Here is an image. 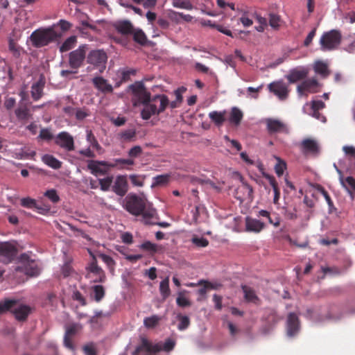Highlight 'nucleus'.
<instances>
[{
  "label": "nucleus",
  "instance_id": "nucleus-1",
  "mask_svg": "<svg viewBox=\"0 0 355 355\" xmlns=\"http://www.w3.org/2000/svg\"><path fill=\"white\" fill-rule=\"evenodd\" d=\"M123 208L130 214L141 216V221L144 224L155 223L157 218L156 209L151 204H147L144 198L134 193H129L123 200Z\"/></svg>",
  "mask_w": 355,
  "mask_h": 355
},
{
  "label": "nucleus",
  "instance_id": "nucleus-2",
  "mask_svg": "<svg viewBox=\"0 0 355 355\" xmlns=\"http://www.w3.org/2000/svg\"><path fill=\"white\" fill-rule=\"evenodd\" d=\"M62 36V32H59L55 29V25H52L48 28H39L33 31L30 40L33 46L40 48L45 46L56 41Z\"/></svg>",
  "mask_w": 355,
  "mask_h": 355
},
{
  "label": "nucleus",
  "instance_id": "nucleus-3",
  "mask_svg": "<svg viewBox=\"0 0 355 355\" xmlns=\"http://www.w3.org/2000/svg\"><path fill=\"white\" fill-rule=\"evenodd\" d=\"M142 105L141 116L144 120H148L152 116L158 115L165 110L168 105V98L166 95L158 94Z\"/></svg>",
  "mask_w": 355,
  "mask_h": 355
},
{
  "label": "nucleus",
  "instance_id": "nucleus-4",
  "mask_svg": "<svg viewBox=\"0 0 355 355\" xmlns=\"http://www.w3.org/2000/svg\"><path fill=\"white\" fill-rule=\"evenodd\" d=\"M175 343L171 339H167L162 343H152L148 339L142 338L141 343L137 347L135 350L132 352V355H139L141 352H145L146 355H153L162 350L165 352L171 351L175 347Z\"/></svg>",
  "mask_w": 355,
  "mask_h": 355
},
{
  "label": "nucleus",
  "instance_id": "nucleus-5",
  "mask_svg": "<svg viewBox=\"0 0 355 355\" xmlns=\"http://www.w3.org/2000/svg\"><path fill=\"white\" fill-rule=\"evenodd\" d=\"M341 38L340 31L335 29L324 33L320 39L321 50L326 51L336 49L340 44Z\"/></svg>",
  "mask_w": 355,
  "mask_h": 355
},
{
  "label": "nucleus",
  "instance_id": "nucleus-6",
  "mask_svg": "<svg viewBox=\"0 0 355 355\" xmlns=\"http://www.w3.org/2000/svg\"><path fill=\"white\" fill-rule=\"evenodd\" d=\"M19 262L21 266L16 268V271L23 272L31 277H35L40 274V269L37 263L31 259L27 254L24 253L20 255Z\"/></svg>",
  "mask_w": 355,
  "mask_h": 355
},
{
  "label": "nucleus",
  "instance_id": "nucleus-7",
  "mask_svg": "<svg viewBox=\"0 0 355 355\" xmlns=\"http://www.w3.org/2000/svg\"><path fill=\"white\" fill-rule=\"evenodd\" d=\"M107 56L103 50L91 51L87 58L89 64L98 69L100 72H103L106 67Z\"/></svg>",
  "mask_w": 355,
  "mask_h": 355
},
{
  "label": "nucleus",
  "instance_id": "nucleus-8",
  "mask_svg": "<svg viewBox=\"0 0 355 355\" xmlns=\"http://www.w3.org/2000/svg\"><path fill=\"white\" fill-rule=\"evenodd\" d=\"M17 252L14 243L10 241L0 242V262L8 264L12 262Z\"/></svg>",
  "mask_w": 355,
  "mask_h": 355
},
{
  "label": "nucleus",
  "instance_id": "nucleus-9",
  "mask_svg": "<svg viewBox=\"0 0 355 355\" xmlns=\"http://www.w3.org/2000/svg\"><path fill=\"white\" fill-rule=\"evenodd\" d=\"M302 153L306 156L318 157L320 153V146L313 139H305L300 144Z\"/></svg>",
  "mask_w": 355,
  "mask_h": 355
},
{
  "label": "nucleus",
  "instance_id": "nucleus-10",
  "mask_svg": "<svg viewBox=\"0 0 355 355\" xmlns=\"http://www.w3.org/2000/svg\"><path fill=\"white\" fill-rule=\"evenodd\" d=\"M87 49V45H81L69 53V63L71 68L77 69L83 64Z\"/></svg>",
  "mask_w": 355,
  "mask_h": 355
},
{
  "label": "nucleus",
  "instance_id": "nucleus-11",
  "mask_svg": "<svg viewBox=\"0 0 355 355\" xmlns=\"http://www.w3.org/2000/svg\"><path fill=\"white\" fill-rule=\"evenodd\" d=\"M130 89L132 92L135 97L141 104L147 102L152 98L151 94L147 91L142 82H136L129 86Z\"/></svg>",
  "mask_w": 355,
  "mask_h": 355
},
{
  "label": "nucleus",
  "instance_id": "nucleus-12",
  "mask_svg": "<svg viewBox=\"0 0 355 355\" xmlns=\"http://www.w3.org/2000/svg\"><path fill=\"white\" fill-rule=\"evenodd\" d=\"M269 91L273 93L280 101L287 99L289 94L288 86L282 80L275 81L268 85Z\"/></svg>",
  "mask_w": 355,
  "mask_h": 355
},
{
  "label": "nucleus",
  "instance_id": "nucleus-13",
  "mask_svg": "<svg viewBox=\"0 0 355 355\" xmlns=\"http://www.w3.org/2000/svg\"><path fill=\"white\" fill-rule=\"evenodd\" d=\"M103 166H108L114 168L116 166V164H111L105 161L89 160L88 161L87 168L91 173L97 176L98 175H105L107 172V169Z\"/></svg>",
  "mask_w": 355,
  "mask_h": 355
},
{
  "label": "nucleus",
  "instance_id": "nucleus-14",
  "mask_svg": "<svg viewBox=\"0 0 355 355\" xmlns=\"http://www.w3.org/2000/svg\"><path fill=\"white\" fill-rule=\"evenodd\" d=\"M319 83L315 78H310L304 80L301 84L297 87V92L300 97L307 96L308 93H315L318 92L317 88Z\"/></svg>",
  "mask_w": 355,
  "mask_h": 355
},
{
  "label": "nucleus",
  "instance_id": "nucleus-15",
  "mask_svg": "<svg viewBox=\"0 0 355 355\" xmlns=\"http://www.w3.org/2000/svg\"><path fill=\"white\" fill-rule=\"evenodd\" d=\"M241 180L242 184L234 190V197L239 200L240 202H243L245 200L251 201L252 200L253 189L248 184L243 182L242 178H241Z\"/></svg>",
  "mask_w": 355,
  "mask_h": 355
},
{
  "label": "nucleus",
  "instance_id": "nucleus-16",
  "mask_svg": "<svg viewBox=\"0 0 355 355\" xmlns=\"http://www.w3.org/2000/svg\"><path fill=\"white\" fill-rule=\"evenodd\" d=\"M55 142L60 147L67 151L74 150V141L73 137L67 132H60L55 137Z\"/></svg>",
  "mask_w": 355,
  "mask_h": 355
},
{
  "label": "nucleus",
  "instance_id": "nucleus-17",
  "mask_svg": "<svg viewBox=\"0 0 355 355\" xmlns=\"http://www.w3.org/2000/svg\"><path fill=\"white\" fill-rule=\"evenodd\" d=\"M265 123L266 125L267 130L270 134L277 132H288L287 125L279 119L268 118L265 119Z\"/></svg>",
  "mask_w": 355,
  "mask_h": 355
},
{
  "label": "nucleus",
  "instance_id": "nucleus-18",
  "mask_svg": "<svg viewBox=\"0 0 355 355\" xmlns=\"http://www.w3.org/2000/svg\"><path fill=\"white\" fill-rule=\"evenodd\" d=\"M300 325L297 315L294 313H290L286 322V333L289 337L295 336L300 331Z\"/></svg>",
  "mask_w": 355,
  "mask_h": 355
},
{
  "label": "nucleus",
  "instance_id": "nucleus-19",
  "mask_svg": "<svg viewBox=\"0 0 355 355\" xmlns=\"http://www.w3.org/2000/svg\"><path fill=\"white\" fill-rule=\"evenodd\" d=\"M128 190V184L125 175H118L112 186V191L118 196L122 197L125 196Z\"/></svg>",
  "mask_w": 355,
  "mask_h": 355
},
{
  "label": "nucleus",
  "instance_id": "nucleus-20",
  "mask_svg": "<svg viewBox=\"0 0 355 355\" xmlns=\"http://www.w3.org/2000/svg\"><path fill=\"white\" fill-rule=\"evenodd\" d=\"M81 325L78 323L71 324L66 327L64 336V344L66 347L71 350L74 349L70 338L73 336L81 329Z\"/></svg>",
  "mask_w": 355,
  "mask_h": 355
},
{
  "label": "nucleus",
  "instance_id": "nucleus-21",
  "mask_svg": "<svg viewBox=\"0 0 355 355\" xmlns=\"http://www.w3.org/2000/svg\"><path fill=\"white\" fill-rule=\"evenodd\" d=\"M31 307L26 304H19L17 300L15 306L12 309V313L16 320L19 321H24L31 313Z\"/></svg>",
  "mask_w": 355,
  "mask_h": 355
},
{
  "label": "nucleus",
  "instance_id": "nucleus-22",
  "mask_svg": "<svg viewBox=\"0 0 355 355\" xmlns=\"http://www.w3.org/2000/svg\"><path fill=\"white\" fill-rule=\"evenodd\" d=\"M308 73L309 71L306 69L302 67L295 68L289 71L286 78L290 83H295L304 80L307 76Z\"/></svg>",
  "mask_w": 355,
  "mask_h": 355
},
{
  "label": "nucleus",
  "instance_id": "nucleus-23",
  "mask_svg": "<svg viewBox=\"0 0 355 355\" xmlns=\"http://www.w3.org/2000/svg\"><path fill=\"white\" fill-rule=\"evenodd\" d=\"M87 269L90 273H92L96 276L94 280L95 282H103L105 281V273L101 268L97 265L96 259L94 257H93V259Z\"/></svg>",
  "mask_w": 355,
  "mask_h": 355
},
{
  "label": "nucleus",
  "instance_id": "nucleus-24",
  "mask_svg": "<svg viewBox=\"0 0 355 355\" xmlns=\"http://www.w3.org/2000/svg\"><path fill=\"white\" fill-rule=\"evenodd\" d=\"M92 83L95 87L103 93H111L113 91L112 85L108 83L107 80L101 76L94 78Z\"/></svg>",
  "mask_w": 355,
  "mask_h": 355
},
{
  "label": "nucleus",
  "instance_id": "nucleus-25",
  "mask_svg": "<svg viewBox=\"0 0 355 355\" xmlns=\"http://www.w3.org/2000/svg\"><path fill=\"white\" fill-rule=\"evenodd\" d=\"M245 227L248 232H259L264 227V223L260 220L247 217L245 219Z\"/></svg>",
  "mask_w": 355,
  "mask_h": 355
},
{
  "label": "nucleus",
  "instance_id": "nucleus-26",
  "mask_svg": "<svg viewBox=\"0 0 355 355\" xmlns=\"http://www.w3.org/2000/svg\"><path fill=\"white\" fill-rule=\"evenodd\" d=\"M136 130L135 128H129L122 130L118 134V139L121 142H130L136 139Z\"/></svg>",
  "mask_w": 355,
  "mask_h": 355
},
{
  "label": "nucleus",
  "instance_id": "nucleus-27",
  "mask_svg": "<svg viewBox=\"0 0 355 355\" xmlns=\"http://www.w3.org/2000/svg\"><path fill=\"white\" fill-rule=\"evenodd\" d=\"M243 116L242 111L236 107H233L230 111L229 121L231 124L238 126L241 123Z\"/></svg>",
  "mask_w": 355,
  "mask_h": 355
},
{
  "label": "nucleus",
  "instance_id": "nucleus-28",
  "mask_svg": "<svg viewBox=\"0 0 355 355\" xmlns=\"http://www.w3.org/2000/svg\"><path fill=\"white\" fill-rule=\"evenodd\" d=\"M42 161L53 169H59L62 166V162L51 155L45 154L42 155Z\"/></svg>",
  "mask_w": 355,
  "mask_h": 355
},
{
  "label": "nucleus",
  "instance_id": "nucleus-29",
  "mask_svg": "<svg viewBox=\"0 0 355 355\" xmlns=\"http://www.w3.org/2000/svg\"><path fill=\"white\" fill-rule=\"evenodd\" d=\"M226 111L217 112L213 111L209 113V117L215 123L216 125L221 126L225 121Z\"/></svg>",
  "mask_w": 355,
  "mask_h": 355
},
{
  "label": "nucleus",
  "instance_id": "nucleus-30",
  "mask_svg": "<svg viewBox=\"0 0 355 355\" xmlns=\"http://www.w3.org/2000/svg\"><path fill=\"white\" fill-rule=\"evenodd\" d=\"M44 83L37 82L31 87V96L35 101L39 100L43 95Z\"/></svg>",
  "mask_w": 355,
  "mask_h": 355
},
{
  "label": "nucleus",
  "instance_id": "nucleus-31",
  "mask_svg": "<svg viewBox=\"0 0 355 355\" xmlns=\"http://www.w3.org/2000/svg\"><path fill=\"white\" fill-rule=\"evenodd\" d=\"M115 26L116 30L122 34H128L133 32V26L128 21H119Z\"/></svg>",
  "mask_w": 355,
  "mask_h": 355
},
{
  "label": "nucleus",
  "instance_id": "nucleus-32",
  "mask_svg": "<svg viewBox=\"0 0 355 355\" xmlns=\"http://www.w3.org/2000/svg\"><path fill=\"white\" fill-rule=\"evenodd\" d=\"M17 302L16 300L14 299H5L0 301V314H2L8 311H12Z\"/></svg>",
  "mask_w": 355,
  "mask_h": 355
},
{
  "label": "nucleus",
  "instance_id": "nucleus-33",
  "mask_svg": "<svg viewBox=\"0 0 355 355\" xmlns=\"http://www.w3.org/2000/svg\"><path fill=\"white\" fill-rule=\"evenodd\" d=\"M77 42L76 36H70L63 42V44L60 46V51L61 53L68 51L74 47Z\"/></svg>",
  "mask_w": 355,
  "mask_h": 355
},
{
  "label": "nucleus",
  "instance_id": "nucleus-34",
  "mask_svg": "<svg viewBox=\"0 0 355 355\" xmlns=\"http://www.w3.org/2000/svg\"><path fill=\"white\" fill-rule=\"evenodd\" d=\"M159 292L163 300H165L170 295L171 290L169 288L168 277L165 278L163 281L160 282Z\"/></svg>",
  "mask_w": 355,
  "mask_h": 355
},
{
  "label": "nucleus",
  "instance_id": "nucleus-35",
  "mask_svg": "<svg viewBox=\"0 0 355 355\" xmlns=\"http://www.w3.org/2000/svg\"><path fill=\"white\" fill-rule=\"evenodd\" d=\"M245 299L251 302H256L259 299L253 289L248 286H242Z\"/></svg>",
  "mask_w": 355,
  "mask_h": 355
},
{
  "label": "nucleus",
  "instance_id": "nucleus-36",
  "mask_svg": "<svg viewBox=\"0 0 355 355\" xmlns=\"http://www.w3.org/2000/svg\"><path fill=\"white\" fill-rule=\"evenodd\" d=\"M314 70L323 77L327 76L329 73L327 65L321 61H318L315 63Z\"/></svg>",
  "mask_w": 355,
  "mask_h": 355
},
{
  "label": "nucleus",
  "instance_id": "nucleus-37",
  "mask_svg": "<svg viewBox=\"0 0 355 355\" xmlns=\"http://www.w3.org/2000/svg\"><path fill=\"white\" fill-rule=\"evenodd\" d=\"M172 5L175 8H182L191 10L193 9V5L189 0H173Z\"/></svg>",
  "mask_w": 355,
  "mask_h": 355
},
{
  "label": "nucleus",
  "instance_id": "nucleus-38",
  "mask_svg": "<svg viewBox=\"0 0 355 355\" xmlns=\"http://www.w3.org/2000/svg\"><path fill=\"white\" fill-rule=\"evenodd\" d=\"M136 71L134 69L126 70L123 69L119 70V73L120 74L121 81L116 84V87H119L122 82L128 81L130 75H134Z\"/></svg>",
  "mask_w": 355,
  "mask_h": 355
},
{
  "label": "nucleus",
  "instance_id": "nucleus-39",
  "mask_svg": "<svg viewBox=\"0 0 355 355\" xmlns=\"http://www.w3.org/2000/svg\"><path fill=\"white\" fill-rule=\"evenodd\" d=\"M15 114L19 119L25 120L31 117L29 110L26 106H20L15 110Z\"/></svg>",
  "mask_w": 355,
  "mask_h": 355
},
{
  "label": "nucleus",
  "instance_id": "nucleus-40",
  "mask_svg": "<svg viewBox=\"0 0 355 355\" xmlns=\"http://www.w3.org/2000/svg\"><path fill=\"white\" fill-rule=\"evenodd\" d=\"M161 318L157 315H153L150 317L146 318L144 320V324L147 328H153L155 327L159 320Z\"/></svg>",
  "mask_w": 355,
  "mask_h": 355
},
{
  "label": "nucleus",
  "instance_id": "nucleus-41",
  "mask_svg": "<svg viewBox=\"0 0 355 355\" xmlns=\"http://www.w3.org/2000/svg\"><path fill=\"white\" fill-rule=\"evenodd\" d=\"M145 175L132 174L129 175L131 183L135 187H141L144 186Z\"/></svg>",
  "mask_w": 355,
  "mask_h": 355
},
{
  "label": "nucleus",
  "instance_id": "nucleus-42",
  "mask_svg": "<svg viewBox=\"0 0 355 355\" xmlns=\"http://www.w3.org/2000/svg\"><path fill=\"white\" fill-rule=\"evenodd\" d=\"M21 205L26 208H36L39 211L42 210V209L38 207L36 204L35 200L31 198H24L21 200ZM41 212V211H39Z\"/></svg>",
  "mask_w": 355,
  "mask_h": 355
},
{
  "label": "nucleus",
  "instance_id": "nucleus-43",
  "mask_svg": "<svg viewBox=\"0 0 355 355\" xmlns=\"http://www.w3.org/2000/svg\"><path fill=\"white\" fill-rule=\"evenodd\" d=\"M199 183H200L202 185L209 186L211 188H212L214 190H215L218 193H219L222 189V187H221L222 184H220V182L215 183L209 179L200 180Z\"/></svg>",
  "mask_w": 355,
  "mask_h": 355
},
{
  "label": "nucleus",
  "instance_id": "nucleus-44",
  "mask_svg": "<svg viewBox=\"0 0 355 355\" xmlns=\"http://www.w3.org/2000/svg\"><path fill=\"white\" fill-rule=\"evenodd\" d=\"M101 189L103 191H107L110 189L111 184L113 182V177L109 176L105 178L98 180Z\"/></svg>",
  "mask_w": 355,
  "mask_h": 355
},
{
  "label": "nucleus",
  "instance_id": "nucleus-45",
  "mask_svg": "<svg viewBox=\"0 0 355 355\" xmlns=\"http://www.w3.org/2000/svg\"><path fill=\"white\" fill-rule=\"evenodd\" d=\"M185 293L186 291H182L178 293V296L176 299V303L179 306L186 307L191 305L189 300L184 296Z\"/></svg>",
  "mask_w": 355,
  "mask_h": 355
},
{
  "label": "nucleus",
  "instance_id": "nucleus-46",
  "mask_svg": "<svg viewBox=\"0 0 355 355\" xmlns=\"http://www.w3.org/2000/svg\"><path fill=\"white\" fill-rule=\"evenodd\" d=\"M280 318L272 311L268 318V327H266L263 329V333L267 334L269 333L270 329V323L276 324Z\"/></svg>",
  "mask_w": 355,
  "mask_h": 355
},
{
  "label": "nucleus",
  "instance_id": "nucleus-47",
  "mask_svg": "<svg viewBox=\"0 0 355 355\" xmlns=\"http://www.w3.org/2000/svg\"><path fill=\"white\" fill-rule=\"evenodd\" d=\"M87 141L91 144L93 148H96L97 150H101L102 149L101 146L98 143L96 139L93 135L92 130H87Z\"/></svg>",
  "mask_w": 355,
  "mask_h": 355
},
{
  "label": "nucleus",
  "instance_id": "nucleus-48",
  "mask_svg": "<svg viewBox=\"0 0 355 355\" xmlns=\"http://www.w3.org/2000/svg\"><path fill=\"white\" fill-rule=\"evenodd\" d=\"M134 40L140 44H144L146 42V36L141 30H137L133 33Z\"/></svg>",
  "mask_w": 355,
  "mask_h": 355
},
{
  "label": "nucleus",
  "instance_id": "nucleus-49",
  "mask_svg": "<svg viewBox=\"0 0 355 355\" xmlns=\"http://www.w3.org/2000/svg\"><path fill=\"white\" fill-rule=\"evenodd\" d=\"M191 242L199 248H204L208 245L209 241L207 239L203 237H198L197 236H193L191 239Z\"/></svg>",
  "mask_w": 355,
  "mask_h": 355
},
{
  "label": "nucleus",
  "instance_id": "nucleus-50",
  "mask_svg": "<svg viewBox=\"0 0 355 355\" xmlns=\"http://www.w3.org/2000/svg\"><path fill=\"white\" fill-rule=\"evenodd\" d=\"M93 291L94 293V299L96 302H99L102 300L105 295V291L102 286L96 285L93 287Z\"/></svg>",
  "mask_w": 355,
  "mask_h": 355
},
{
  "label": "nucleus",
  "instance_id": "nucleus-51",
  "mask_svg": "<svg viewBox=\"0 0 355 355\" xmlns=\"http://www.w3.org/2000/svg\"><path fill=\"white\" fill-rule=\"evenodd\" d=\"M276 159L277 160V163L275 166V170L277 175L279 177L283 175L286 165V163L279 157H276Z\"/></svg>",
  "mask_w": 355,
  "mask_h": 355
},
{
  "label": "nucleus",
  "instance_id": "nucleus-52",
  "mask_svg": "<svg viewBox=\"0 0 355 355\" xmlns=\"http://www.w3.org/2000/svg\"><path fill=\"white\" fill-rule=\"evenodd\" d=\"M169 176L168 175H157L154 178V182L153 183V187L154 186H161L164 185L168 181Z\"/></svg>",
  "mask_w": 355,
  "mask_h": 355
},
{
  "label": "nucleus",
  "instance_id": "nucleus-53",
  "mask_svg": "<svg viewBox=\"0 0 355 355\" xmlns=\"http://www.w3.org/2000/svg\"><path fill=\"white\" fill-rule=\"evenodd\" d=\"M98 257L107 266V267L110 269L111 271L114 270L115 262L112 257L104 254H99Z\"/></svg>",
  "mask_w": 355,
  "mask_h": 355
},
{
  "label": "nucleus",
  "instance_id": "nucleus-54",
  "mask_svg": "<svg viewBox=\"0 0 355 355\" xmlns=\"http://www.w3.org/2000/svg\"><path fill=\"white\" fill-rule=\"evenodd\" d=\"M179 319H180V323L178 326V329L180 331H183V330L187 329L190 324V320H189V317H187L186 315H184V316L180 315Z\"/></svg>",
  "mask_w": 355,
  "mask_h": 355
},
{
  "label": "nucleus",
  "instance_id": "nucleus-55",
  "mask_svg": "<svg viewBox=\"0 0 355 355\" xmlns=\"http://www.w3.org/2000/svg\"><path fill=\"white\" fill-rule=\"evenodd\" d=\"M140 248L150 252H155L158 250V245L150 241H145L140 245Z\"/></svg>",
  "mask_w": 355,
  "mask_h": 355
},
{
  "label": "nucleus",
  "instance_id": "nucleus-56",
  "mask_svg": "<svg viewBox=\"0 0 355 355\" xmlns=\"http://www.w3.org/2000/svg\"><path fill=\"white\" fill-rule=\"evenodd\" d=\"M112 164H116V167L120 165L119 168L122 169L123 168L124 165H133L134 161L131 159H116L114 160V162Z\"/></svg>",
  "mask_w": 355,
  "mask_h": 355
},
{
  "label": "nucleus",
  "instance_id": "nucleus-57",
  "mask_svg": "<svg viewBox=\"0 0 355 355\" xmlns=\"http://www.w3.org/2000/svg\"><path fill=\"white\" fill-rule=\"evenodd\" d=\"M44 196L47 197L53 203L58 202L60 198L55 189L48 190L45 192Z\"/></svg>",
  "mask_w": 355,
  "mask_h": 355
},
{
  "label": "nucleus",
  "instance_id": "nucleus-58",
  "mask_svg": "<svg viewBox=\"0 0 355 355\" xmlns=\"http://www.w3.org/2000/svg\"><path fill=\"white\" fill-rule=\"evenodd\" d=\"M83 349L85 355H96V350L93 343L85 345Z\"/></svg>",
  "mask_w": 355,
  "mask_h": 355
},
{
  "label": "nucleus",
  "instance_id": "nucleus-59",
  "mask_svg": "<svg viewBox=\"0 0 355 355\" xmlns=\"http://www.w3.org/2000/svg\"><path fill=\"white\" fill-rule=\"evenodd\" d=\"M279 17L275 14H270L269 18V24L271 27L274 28H277L279 27Z\"/></svg>",
  "mask_w": 355,
  "mask_h": 355
},
{
  "label": "nucleus",
  "instance_id": "nucleus-60",
  "mask_svg": "<svg viewBox=\"0 0 355 355\" xmlns=\"http://www.w3.org/2000/svg\"><path fill=\"white\" fill-rule=\"evenodd\" d=\"M262 85L259 86L258 87H248L247 88V92L249 93L250 96L254 98H258V93L262 88Z\"/></svg>",
  "mask_w": 355,
  "mask_h": 355
},
{
  "label": "nucleus",
  "instance_id": "nucleus-61",
  "mask_svg": "<svg viewBox=\"0 0 355 355\" xmlns=\"http://www.w3.org/2000/svg\"><path fill=\"white\" fill-rule=\"evenodd\" d=\"M39 137L45 140H51L53 138V135L49 130L44 128L40 130Z\"/></svg>",
  "mask_w": 355,
  "mask_h": 355
},
{
  "label": "nucleus",
  "instance_id": "nucleus-62",
  "mask_svg": "<svg viewBox=\"0 0 355 355\" xmlns=\"http://www.w3.org/2000/svg\"><path fill=\"white\" fill-rule=\"evenodd\" d=\"M142 152V149L139 146H135L132 148L130 149L128 152V155L131 157H136L139 155H140Z\"/></svg>",
  "mask_w": 355,
  "mask_h": 355
},
{
  "label": "nucleus",
  "instance_id": "nucleus-63",
  "mask_svg": "<svg viewBox=\"0 0 355 355\" xmlns=\"http://www.w3.org/2000/svg\"><path fill=\"white\" fill-rule=\"evenodd\" d=\"M55 25V27L57 26H59L60 27L61 30L62 31V32L68 31L71 26V24L69 21L64 20V19H60Z\"/></svg>",
  "mask_w": 355,
  "mask_h": 355
},
{
  "label": "nucleus",
  "instance_id": "nucleus-64",
  "mask_svg": "<svg viewBox=\"0 0 355 355\" xmlns=\"http://www.w3.org/2000/svg\"><path fill=\"white\" fill-rule=\"evenodd\" d=\"M344 181L349 189L350 187L352 190L355 191V179L354 178L349 176Z\"/></svg>",
  "mask_w": 355,
  "mask_h": 355
}]
</instances>
